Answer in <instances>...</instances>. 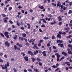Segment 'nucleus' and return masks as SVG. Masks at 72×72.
Listing matches in <instances>:
<instances>
[{
    "instance_id": "obj_11",
    "label": "nucleus",
    "mask_w": 72,
    "mask_h": 72,
    "mask_svg": "<svg viewBox=\"0 0 72 72\" xmlns=\"http://www.w3.org/2000/svg\"><path fill=\"white\" fill-rule=\"evenodd\" d=\"M52 68H57V66H55V65H54L53 66H52Z\"/></svg>"
},
{
    "instance_id": "obj_44",
    "label": "nucleus",
    "mask_w": 72,
    "mask_h": 72,
    "mask_svg": "<svg viewBox=\"0 0 72 72\" xmlns=\"http://www.w3.org/2000/svg\"><path fill=\"white\" fill-rule=\"evenodd\" d=\"M64 45H63V44H61V45L60 46V47L61 48H62L63 46Z\"/></svg>"
},
{
    "instance_id": "obj_61",
    "label": "nucleus",
    "mask_w": 72,
    "mask_h": 72,
    "mask_svg": "<svg viewBox=\"0 0 72 72\" xmlns=\"http://www.w3.org/2000/svg\"><path fill=\"white\" fill-rule=\"evenodd\" d=\"M69 69H72V66H69Z\"/></svg>"
},
{
    "instance_id": "obj_16",
    "label": "nucleus",
    "mask_w": 72,
    "mask_h": 72,
    "mask_svg": "<svg viewBox=\"0 0 72 72\" xmlns=\"http://www.w3.org/2000/svg\"><path fill=\"white\" fill-rule=\"evenodd\" d=\"M37 62H40L41 61V59L39 58H37Z\"/></svg>"
},
{
    "instance_id": "obj_58",
    "label": "nucleus",
    "mask_w": 72,
    "mask_h": 72,
    "mask_svg": "<svg viewBox=\"0 0 72 72\" xmlns=\"http://www.w3.org/2000/svg\"><path fill=\"white\" fill-rule=\"evenodd\" d=\"M41 43H39L38 44V46H41Z\"/></svg>"
},
{
    "instance_id": "obj_13",
    "label": "nucleus",
    "mask_w": 72,
    "mask_h": 72,
    "mask_svg": "<svg viewBox=\"0 0 72 72\" xmlns=\"http://www.w3.org/2000/svg\"><path fill=\"white\" fill-rule=\"evenodd\" d=\"M4 35H8L9 34V33L7 32H4Z\"/></svg>"
},
{
    "instance_id": "obj_3",
    "label": "nucleus",
    "mask_w": 72,
    "mask_h": 72,
    "mask_svg": "<svg viewBox=\"0 0 72 72\" xmlns=\"http://www.w3.org/2000/svg\"><path fill=\"white\" fill-rule=\"evenodd\" d=\"M33 49H39V48L37 46V44H35L34 46V47H33Z\"/></svg>"
},
{
    "instance_id": "obj_20",
    "label": "nucleus",
    "mask_w": 72,
    "mask_h": 72,
    "mask_svg": "<svg viewBox=\"0 0 72 72\" xmlns=\"http://www.w3.org/2000/svg\"><path fill=\"white\" fill-rule=\"evenodd\" d=\"M72 10H70L68 12V14H72Z\"/></svg>"
},
{
    "instance_id": "obj_9",
    "label": "nucleus",
    "mask_w": 72,
    "mask_h": 72,
    "mask_svg": "<svg viewBox=\"0 0 72 72\" xmlns=\"http://www.w3.org/2000/svg\"><path fill=\"white\" fill-rule=\"evenodd\" d=\"M58 19L59 21H62V18H61V17H60V16H59L58 17Z\"/></svg>"
},
{
    "instance_id": "obj_2",
    "label": "nucleus",
    "mask_w": 72,
    "mask_h": 72,
    "mask_svg": "<svg viewBox=\"0 0 72 72\" xmlns=\"http://www.w3.org/2000/svg\"><path fill=\"white\" fill-rule=\"evenodd\" d=\"M1 67H2V69H7V67H6V64H5L4 67H3V65H1Z\"/></svg>"
},
{
    "instance_id": "obj_59",
    "label": "nucleus",
    "mask_w": 72,
    "mask_h": 72,
    "mask_svg": "<svg viewBox=\"0 0 72 72\" xmlns=\"http://www.w3.org/2000/svg\"><path fill=\"white\" fill-rule=\"evenodd\" d=\"M57 61H59V60H60V59H59V58H57Z\"/></svg>"
},
{
    "instance_id": "obj_8",
    "label": "nucleus",
    "mask_w": 72,
    "mask_h": 72,
    "mask_svg": "<svg viewBox=\"0 0 72 72\" xmlns=\"http://www.w3.org/2000/svg\"><path fill=\"white\" fill-rule=\"evenodd\" d=\"M33 53L35 55H36L37 53H38V51L37 50H36V51H35L33 52Z\"/></svg>"
},
{
    "instance_id": "obj_60",
    "label": "nucleus",
    "mask_w": 72,
    "mask_h": 72,
    "mask_svg": "<svg viewBox=\"0 0 72 72\" xmlns=\"http://www.w3.org/2000/svg\"><path fill=\"white\" fill-rule=\"evenodd\" d=\"M12 27L13 28H15V26L14 25H12Z\"/></svg>"
},
{
    "instance_id": "obj_41",
    "label": "nucleus",
    "mask_w": 72,
    "mask_h": 72,
    "mask_svg": "<svg viewBox=\"0 0 72 72\" xmlns=\"http://www.w3.org/2000/svg\"><path fill=\"white\" fill-rule=\"evenodd\" d=\"M55 39V37L53 35L52 37V40H54Z\"/></svg>"
},
{
    "instance_id": "obj_23",
    "label": "nucleus",
    "mask_w": 72,
    "mask_h": 72,
    "mask_svg": "<svg viewBox=\"0 0 72 72\" xmlns=\"http://www.w3.org/2000/svg\"><path fill=\"white\" fill-rule=\"evenodd\" d=\"M44 39L45 40H48V39H49V37H44Z\"/></svg>"
},
{
    "instance_id": "obj_40",
    "label": "nucleus",
    "mask_w": 72,
    "mask_h": 72,
    "mask_svg": "<svg viewBox=\"0 0 72 72\" xmlns=\"http://www.w3.org/2000/svg\"><path fill=\"white\" fill-rule=\"evenodd\" d=\"M0 62H1V63H3V60L1 58L0 59Z\"/></svg>"
},
{
    "instance_id": "obj_64",
    "label": "nucleus",
    "mask_w": 72,
    "mask_h": 72,
    "mask_svg": "<svg viewBox=\"0 0 72 72\" xmlns=\"http://www.w3.org/2000/svg\"><path fill=\"white\" fill-rule=\"evenodd\" d=\"M69 26H72V23H70L69 24Z\"/></svg>"
},
{
    "instance_id": "obj_63",
    "label": "nucleus",
    "mask_w": 72,
    "mask_h": 72,
    "mask_svg": "<svg viewBox=\"0 0 72 72\" xmlns=\"http://www.w3.org/2000/svg\"><path fill=\"white\" fill-rule=\"evenodd\" d=\"M23 71L24 72H27V70L24 69V70Z\"/></svg>"
},
{
    "instance_id": "obj_50",
    "label": "nucleus",
    "mask_w": 72,
    "mask_h": 72,
    "mask_svg": "<svg viewBox=\"0 0 72 72\" xmlns=\"http://www.w3.org/2000/svg\"><path fill=\"white\" fill-rule=\"evenodd\" d=\"M60 40H58L57 41V43H59V42L60 43Z\"/></svg>"
},
{
    "instance_id": "obj_39",
    "label": "nucleus",
    "mask_w": 72,
    "mask_h": 72,
    "mask_svg": "<svg viewBox=\"0 0 72 72\" xmlns=\"http://www.w3.org/2000/svg\"><path fill=\"white\" fill-rule=\"evenodd\" d=\"M63 5H62L60 6V7H61V9H63Z\"/></svg>"
},
{
    "instance_id": "obj_62",
    "label": "nucleus",
    "mask_w": 72,
    "mask_h": 72,
    "mask_svg": "<svg viewBox=\"0 0 72 72\" xmlns=\"http://www.w3.org/2000/svg\"><path fill=\"white\" fill-rule=\"evenodd\" d=\"M49 49L50 51H51V47H50L49 48Z\"/></svg>"
},
{
    "instance_id": "obj_34",
    "label": "nucleus",
    "mask_w": 72,
    "mask_h": 72,
    "mask_svg": "<svg viewBox=\"0 0 72 72\" xmlns=\"http://www.w3.org/2000/svg\"><path fill=\"white\" fill-rule=\"evenodd\" d=\"M8 3H9V2H8V1H4L5 4H8Z\"/></svg>"
},
{
    "instance_id": "obj_55",
    "label": "nucleus",
    "mask_w": 72,
    "mask_h": 72,
    "mask_svg": "<svg viewBox=\"0 0 72 72\" xmlns=\"http://www.w3.org/2000/svg\"><path fill=\"white\" fill-rule=\"evenodd\" d=\"M32 40H33V39H32L30 40L29 42H32Z\"/></svg>"
},
{
    "instance_id": "obj_21",
    "label": "nucleus",
    "mask_w": 72,
    "mask_h": 72,
    "mask_svg": "<svg viewBox=\"0 0 72 72\" xmlns=\"http://www.w3.org/2000/svg\"><path fill=\"white\" fill-rule=\"evenodd\" d=\"M2 15L3 16V17H6V15L4 14H2Z\"/></svg>"
},
{
    "instance_id": "obj_38",
    "label": "nucleus",
    "mask_w": 72,
    "mask_h": 72,
    "mask_svg": "<svg viewBox=\"0 0 72 72\" xmlns=\"http://www.w3.org/2000/svg\"><path fill=\"white\" fill-rule=\"evenodd\" d=\"M22 8V7L21 6H19L18 7V8H19V9H21V8Z\"/></svg>"
},
{
    "instance_id": "obj_48",
    "label": "nucleus",
    "mask_w": 72,
    "mask_h": 72,
    "mask_svg": "<svg viewBox=\"0 0 72 72\" xmlns=\"http://www.w3.org/2000/svg\"><path fill=\"white\" fill-rule=\"evenodd\" d=\"M28 71L29 72H32V70L31 69H28Z\"/></svg>"
},
{
    "instance_id": "obj_14",
    "label": "nucleus",
    "mask_w": 72,
    "mask_h": 72,
    "mask_svg": "<svg viewBox=\"0 0 72 72\" xmlns=\"http://www.w3.org/2000/svg\"><path fill=\"white\" fill-rule=\"evenodd\" d=\"M39 8H40V9L42 10L43 9H44V6H39Z\"/></svg>"
},
{
    "instance_id": "obj_25",
    "label": "nucleus",
    "mask_w": 72,
    "mask_h": 72,
    "mask_svg": "<svg viewBox=\"0 0 72 72\" xmlns=\"http://www.w3.org/2000/svg\"><path fill=\"white\" fill-rule=\"evenodd\" d=\"M43 22L44 23H46V20L45 19H43Z\"/></svg>"
},
{
    "instance_id": "obj_7",
    "label": "nucleus",
    "mask_w": 72,
    "mask_h": 72,
    "mask_svg": "<svg viewBox=\"0 0 72 72\" xmlns=\"http://www.w3.org/2000/svg\"><path fill=\"white\" fill-rule=\"evenodd\" d=\"M24 59H25L26 61H28V57L27 56L24 57Z\"/></svg>"
},
{
    "instance_id": "obj_46",
    "label": "nucleus",
    "mask_w": 72,
    "mask_h": 72,
    "mask_svg": "<svg viewBox=\"0 0 72 72\" xmlns=\"http://www.w3.org/2000/svg\"><path fill=\"white\" fill-rule=\"evenodd\" d=\"M14 71L15 72H17V69L15 68L14 69Z\"/></svg>"
},
{
    "instance_id": "obj_36",
    "label": "nucleus",
    "mask_w": 72,
    "mask_h": 72,
    "mask_svg": "<svg viewBox=\"0 0 72 72\" xmlns=\"http://www.w3.org/2000/svg\"><path fill=\"white\" fill-rule=\"evenodd\" d=\"M62 35H65L66 34V33L65 32H64L62 33Z\"/></svg>"
},
{
    "instance_id": "obj_31",
    "label": "nucleus",
    "mask_w": 72,
    "mask_h": 72,
    "mask_svg": "<svg viewBox=\"0 0 72 72\" xmlns=\"http://www.w3.org/2000/svg\"><path fill=\"white\" fill-rule=\"evenodd\" d=\"M47 16H48V17H50V18H51V17H52L51 15H47Z\"/></svg>"
},
{
    "instance_id": "obj_52",
    "label": "nucleus",
    "mask_w": 72,
    "mask_h": 72,
    "mask_svg": "<svg viewBox=\"0 0 72 72\" xmlns=\"http://www.w3.org/2000/svg\"><path fill=\"white\" fill-rule=\"evenodd\" d=\"M40 43H42L43 42V40H40Z\"/></svg>"
},
{
    "instance_id": "obj_33",
    "label": "nucleus",
    "mask_w": 72,
    "mask_h": 72,
    "mask_svg": "<svg viewBox=\"0 0 72 72\" xmlns=\"http://www.w3.org/2000/svg\"><path fill=\"white\" fill-rule=\"evenodd\" d=\"M14 48H15V50H17V46L16 45L14 46Z\"/></svg>"
},
{
    "instance_id": "obj_53",
    "label": "nucleus",
    "mask_w": 72,
    "mask_h": 72,
    "mask_svg": "<svg viewBox=\"0 0 72 72\" xmlns=\"http://www.w3.org/2000/svg\"><path fill=\"white\" fill-rule=\"evenodd\" d=\"M19 46L20 47V48H22V46L21 44H19Z\"/></svg>"
},
{
    "instance_id": "obj_35",
    "label": "nucleus",
    "mask_w": 72,
    "mask_h": 72,
    "mask_svg": "<svg viewBox=\"0 0 72 72\" xmlns=\"http://www.w3.org/2000/svg\"><path fill=\"white\" fill-rule=\"evenodd\" d=\"M58 33L59 34V35H61L62 34V32L61 31H59V32Z\"/></svg>"
},
{
    "instance_id": "obj_22",
    "label": "nucleus",
    "mask_w": 72,
    "mask_h": 72,
    "mask_svg": "<svg viewBox=\"0 0 72 72\" xmlns=\"http://www.w3.org/2000/svg\"><path fill=\"white\" fill-rule=\"evenodd\" d=\"M32 59V61L33 62H35V58H31Z\"/></svg>"
},
{
    "instance_id": "obj_42",
    "label": "nucleus",
    "mask_w": 72,
    "mask_h": 72,
    "mask_svg": "<svg viewBox=\"0 0 72 72\" xmlns=\"http://www.w3.org/2000/svg\"><path fill=\"white\" fill-rule=\"evenodd\" d=\"M9 18L8 17H6L3 19V20H6V19H8Z\"/></svg>"
},
{
    "instance_id": "obj_28",
    "label": "nucleus",
    "mask_w": 72,
    "mask_h": 72,
    "mask_svg": "<svg viewBox=\"0 0 72 72\" xmlns=\"http://www.w3.org/2000/svg\"><path fill=\"white\" fill-rule=\"evenodd\" d=\"M12 9V7H10L8 8V10L9 11H10Z\"/></svg>"
},
{
    "instance_id": "obj_15",
    "label": "nucleus",
    "mask_w": 72,
    "mask_h": 72,
    "mask_svg": "<svg viewBox=\"0 0 72 72\" xmlns=\"http://www.w3.org/2000/svg\"><path fill=\"white\" fill-rule=\"evenodd\" d=\"M0 35L1 36L3 37H4L5 36H4V34L1 33H0Z\"/></svg>"
},
{
    "instance_id": "obj_1",
    "label": "nucleus",
    "mask_w": 72,
    "mask_h": 72,
    "mask_svg": "<svg viewBox=\"0 0 72 72\" xmlns=\"http://www.w3.org/2000/svg\"><path fill=\"white\" fill-rule=\"evenodd\" d=\"M5 45L8 46V47H9L10 46V43H8V41H6L5 42Z\"/></svg>"
},
{
    "instance_id": "obj_45",
    "label": "nucleus",
    "mask_w": 72,
    "mask_h": 72,
    "mask_svg": "<svg viewBox=\"0 0 72 72\" xmlns=\"http://www.w3.org/2000/svg\"><path fill=\"white\" fill-rule=\"evenodd\" d=\"M24 40H25V42H27V39L24 38Z\"/></svg>"
},
{
    "instance_id": "obj_6",
    "label": "nucleus",
    "mask_w": 72,
    "mask_h": 72,
    "mask_svg": "<svg viewBox=\"0 0 72 72\" xmlns=\"http://www.w3.org/2000/svg\"><path fill=\"white\" fill-rule=\"evenodd\" d=\"M57 37H58V39H60L61 38V37H62V35L60 34H58L57 35Z\"/></svg>"
},
{
    "instance_id": "obj_10",
    "label": "nucleus",
    "mask_w": 72,
    "mask_h": 72,
    "mask_svg": "<svg viewBox=\"0 0 72 72\" xmlns=\"http://www.w3.org/2000/svg\"><path fill=\"white\" fill-rule=\"evenodd\" d=\"M17 25L18 26H21V23L19 22H18V21H17Z\"/></svg>"
},
{
    "instance_id": "obj_27",
    "label": "nucleus",
    "mask_w": 72,
    "mask_h": 72,
    "mask_svg": "<svg viewBox=\"0 0 72 72\" xmlns=\"http://www.w3.org/2000/svg\"><path fill=\"white\" fill-rule=\"evenodd\" d=\"M22 36L23 37H26V35L25 33H23L22 34Z\"/></svg>"
},
{
    "instance_id": "obj_29",
    "label": "nucleus",
    "mask_w": 72,
    "mask_h": 72,
    "mask_svg": "<svg viewBox=\"0 0 72 72\" xmlns=\"http://www.w3.org/2000/svg\"><path fill=\"white\" fill-rule=\"evenodd\" d=\"M34 71H35L36 72H39L37 69H34Z\"/></svg>"
},
{
    "instance_id": "obj_4",
    "label": "nucleus",
    "mask_w": 72,
    "mask_h": 72,
    "mask_svg": "<svg viewBox=\"0 0 72 72\" xmlns=\"http://www.w3.org/2000/svg\"><path fill=\"white\" fill-rule=\"evenodd\" d=\"M60 5H61V4L60 3V2H57V6H59V8H60Z\"/></svg>"
},
{
    "instance_id": "obj_51",
    "label": "nucleus",
    "mask_w": 72,
    "mask_h": 72,
    "mask_svg": "<svg viewBox=\"0 0 72 72\" xmlns=\"http://www.w3.org/2000/svg\"><path fill=\"white\" fill-rule=\"evenodd\" d=\"M26 45L27 46H28L30 45V44H29V43H26Z\"/></svg>"
},
{
    "instance_id": "obj_32",
    "label": "nucleus",
    "mask_w": 72,
    "mask_h": 72,
    "mask_svg": "<svg viewBox=\"0 0 72 72\" xmlns=\"http://www.w3.org/2000/svg\"><path fill=\"white\" fill-rule=\"evenodd\" d=\"M5 36L7 38H9V35L8 34L7 35H5Z\"/></svg>"
},
{
    "instance_id": "obj_19",
    "label": "nucleus",
    "mask_w": 72,
    "mask_h": 72,
    "mask_svg": "<svg viewBox=\"0 0 72 72\" xmlns=\"http://www.w3.org/2000/svg\"><path fill=\"white\" fill-rule=\"evenodd\" d=\"M72 53V51H69L68 52V53L69 54H71V53Z\"/></svg>"
},
{
    "instance_id": "obj_17",
    "label": "nucleus",
    "mask_w": 72,
    "mask_h": 72,
    "mask_svg": "<svg viewBox=\"0 0 72 72\" xmlns=\"http://www.w3.org/2000/svg\"><path fill=\"white\" fill-rule=\"evenodd\" d=\"M65 57L64 56L62 57L60 60V61H61L62 59H64Z\"/></svg>"
},
{
    "instance_id": "obj_57",
    "label": "nucleus",
    "mask_w": 72,
    "mask_h": 72,
    "mask_svg": "<svg viewBox=\"0 0 72 72\" xmlns=\"http://www.w3.org/2000/svg\"><path fill=\"white\" fill-rule=\"evenodd\" d=\"M31 53V51H29L28 52V54H30Z\"/></svg>"
},
{
    "instance_id": "obj_54",
    "label": "nucleus",
    "mask_w": 72,
    "mask_h": 72,
    "mask_svg": "<svg viewBox=\"0 0 72 72\" xmlns=\"http://www.w3.org/2000/svg\"><path fill=\"white\" fill-rule=\"evenodd\" d=\"M53 48L54 49H56V47L53 46Z\"/></svg>"
},
{
    "instance_id": "obj_30",
    "label": "nucleus",
    "mask_w": 72,
    "mask_h": 72,
    "mask_svg": "<svg viewBox=\"0 0 72 72\" xmlns=\"http://www.w3.org/2000/svg\"><path fill=\"white\" fill-rule=\"evenodd\" d=\"M39 65H40V66H42V63H41V62H40L39 63Z\"/></svg>"
},
{
    "instance_id": "obj_18",
    "label": "nucleus",
    "mask_w": 72,
    "mask_h": 72,
    "mask_svg": "<svg viewBox=\"0 0 72 72\" xmlns=\"http://www.w3.org/2000/svg\"><path fill=\"white\" fill-rule=\"evenodd\" d=\"M17 35H15V37L14 38V40H17Z\"/></svg>"
},
{
    "instance_id": "obj_47",
    "label": "nucleus",
    "mask_w": 72,
    "mask_h": 72,
    "mask_svg": "<svg viewBox=\"0 0 72 72\" xmlns=\"http://www.w3.org/2000/svg\"><path fill=\"white\" fill-rule=\"evenodd\" d=\"M39 31L40 32H42V30H41V29L40 28L39 29Z\"/></svg>"
},
{
    "instance_id": "obj_43",
    "label": "nucleus",
    "mask_w": 72,
    "mask_h": 72,
    "mask_svg": "<svg viewBox=\"0 0 72 72\" xmlns=\"http://www.w3.org/2000/svg\"><path fill=\"white\" fill-rule=\"evenodd\" d=\"M47 46L49 47V46H50V43H48L47 44Z\"/></svg>"
},
{
    "instance_id": "obj_49",
    "label": "nucleus",
    "mask_w": 72,
    "mask_h": 72,
    "mask_svg": "<svg viewBox=\"0 0 72 72\" xmlns=\"http://www.w3.org/2000/svg\"><path fill=\"white\" fill-rule=\"evenodd\" d=\"M69 5H70V6H71V5H72V2H69Z\"/></svg>"
},
{
    "instance_id": "obj_24",
    "label": "nucleus",
    "mask_w": 72,
    "mask_h": 72,
    "mask_svg": "<svg viewBox=\"0 0 72 72\" xmlns=\"http://www.w3.org/2000/svg\"><path fill=\"white\" fill-rule=\"evenodd\" d=\"M6 65L7 67H9V62H7V63L6 64Z\"/></svg>"
},
{
    "instance_id": "obj_26",
    "label": "nucleus",
    "mask_w": 72,
    "mask_h": 72,
    "mask_svg": "<svg viewBox=\"0 0 72 72\" xmlns=\"http://www.w3.org/2000/svg\"><path fill=\"white\" fill-rule=\"evenodd\" d=\"M72 36V35H70L69 36L67 37L66 38L67 39H68V38H70V37H71Z\"/></svg>"
},
{
    "instance_id": "obj_5",
    "label": "nucleus",
    "mask_w": 72,
    "mask_h": 72,
    "mask_svg": "<svg viewBox=\"0 0 72 72\" xmlns=\"http://www.w3.org/2000/svg\"><path fill=\"white\" fill-rule=\"evenodd\" d=\"M55 55L57 56V58H60V55H59V53H55Z\"/></svg>"
},
{
    "instance_id": "obj_37",
    "label": "nucleus",
    "mask_w": 72,
    "mask_h": 72,
    "mask_svg": "<svg viewBox=\"0 0 72 72\" xmlns=\"http://www.w3.org/2000/svg\"><path fill=\"white\" fill-rule=\"evenodd\" d=\"M41 27H45V25L44 24H42L41 26Z\"/></svg>"
},
{
    "instance_id": "obj_56",
    "label": "nucleus",
    "mask_w": 72,
    "mask_h": 72,
    "mask_svg": "<svg viewBox=\"0 0 72 72\" xmlns=\"http://www.w3.org/2000/svg\"><path fill=\"white\" fill-rule=\"evenodd\" d=\"M9 22L11 23V24H12L13 23V22H12V21H11V20L9 21Z\"/></svg>"
},
{
    "instance_id": "obj_12",
    "label": "nucleus",
    "mask_w": 72,
    "mask_h": 72,
    "mask_svg": "<svg viewBox=\"0 0 72 72\" xmlns=\"http://www.w3.org/2000/svg\"><path fill=\"white\" fill-rule=\"evenodd\" d=\"M27 26H28V29H30V24L29 23H28V24H27Z\"/></svg>"
}]
</instances>
